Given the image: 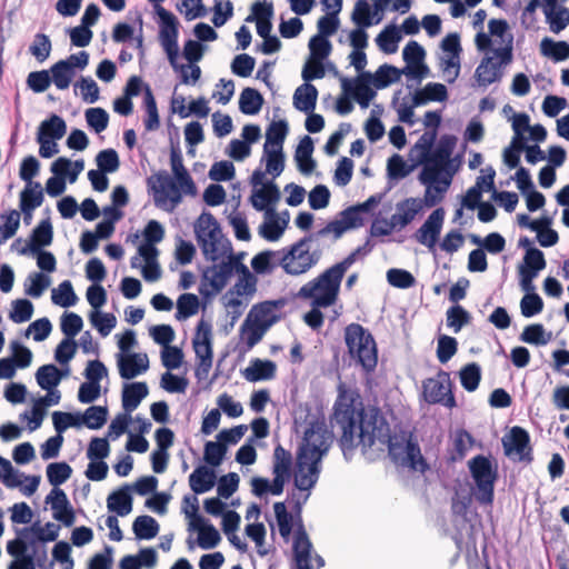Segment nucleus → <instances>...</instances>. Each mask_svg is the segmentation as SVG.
<instances>
[{
	"instance_id": "obj_32",
	"label": "nucleus",
	"mask_w": 569,
	"mask_h": 569,
	"mask_svg": "<svg viewBox=\"0 0 569 569\" xmlns=\"http://www.w3.org/2000/svg\"><path fill=\"white\" fill-rule=\"evenodd\" d=\"M128 486L113 491L107 498V507L110 511L116 512L120 517L129 515L132 510V497Z\"/></svg>"
},
{
	"instance_id": "obj_40",
	"label": "nucleus",
	"mask_w": 569,
	"mask_h": 569,
	"mask_svg": "<svg viewBox=\"0 0 569 569\" xmlns=\"http://www.w3.org/2000/svg\"><path fill=\"white\" fill-rule=\"evenodd\" d=\"M143 104L146 109L144 128L147 131H154L160 127V120L156 99L149 86L144 87Z\"/></svg>"
},
{
	"instance_id": "obj_59",
	"label": "nucleus",
	"mask_w": 569,
	"mask_h": 569,
	"mask_svg": "<svg viewBox=\"0 0 569 569\" xmlns=\"http://www.w3.org/2000/svg\"><path fill=\"white\" fill-rule=\"evenodd\" d=\"M71 473L72 468L67 462H52L47 467L48 480L54 488L66 482Z\"/></svg>"
},
{
	"instance_id": "obj_13",
	"label": "nucleus",
	"mask_w": 569,
	"mask_h": 569,
	"mask_svg": "<svg viewBox=\"0 0 569 569\" xmlns=\"http://www.w3.org/2000/svg\"><path fill=\"white\" fill-rule=\"evenodd\" d=\"M331 435L323 423H312L305 432L303 443L299 452H306L316 459L321 460L329 449Z\"/></svg>"
},
{
	"instance_id": "obj_38",
	"label": "nucleus",
	"mask_w": 569,
	"mask_h": 569,
	"mask_svg": "<svg viewBox=\"0 0 569 569\" xmlns=\"http://www.w3.org/2000/svg\"><path fill=\"white\" fill-rule=\"evenodd\" d=\"M288 133V123L284 120L273 121L267 129L264 149H282Z\"/></svg>"
},
{
	"instance_id": "obj_12",
	"label": "nucleus",
	"mask_w": 569,
	"mask_h": 569,
	"mask_svg": "<svg viewBox=\"0 0 569 569\" xmlns=\"http://www.w3.org/2000/svg\"><path fill=\"white\" fill-rule=\"evenodd\" d=\"M505 453L518 461L530 463L533 460L530 436L526 429L515 426L510 429L508 440L503 439Z\"/></svg>"
},
{
	"instance_id": "obj_54",
	"label": "nucleus",
	"mask_w": 569,
	"mask_h": 569,
	"mask_svg": "<svg viewBox=\"0 0 569 569\" xmlns=\"http://www.w3.org/2000/svg\"><path fill=\"white\" fill-rule=\"evenodd\" d=\"M108 410L106 407L91 406L80 417L81 423L89 429H100L107 421Z\"/></svg>"
},
{
	"instance_id": "obj_7",
	"label": "nucleus",
	"mask_w": 569,
	"mask_h": 569,
	"mask_svg": "<svg viewBox=\"0 0 569 569\" xmlns=\"http://www.w3.org/2000/svg\"><path fill=\"white\" fill-rule=\"evenodd\" d=\"M457 143L455 136H443L439 140L437 147L431 150L427 158L421 162L423 164L422 177L425 180L432 179L433 176L446 177L455 174L451 168V156Z\"/></svg>"
},
{
	"instance_id": "obj_50",
	"label": "nucleus",
	"mask_w": 569,
	"mask_h": 569,
	"mask_svg": "<svg viewBox=\"0 0 569 569\" xmlns=\"http://www.w3.org/2000/svg\"><path fill=\"white\" fill-rule=\"evenodd\" d=\"M74 93L80 94L84 102L94 103L99 99V87L92 78L81 77L74 83Z\"/></svg>"
},
{
	"instance_id": "obj_39",
	"label": "nucleus",
	"mask_w": 569,
	"mask_h": 569,
	"mask_svg": "<svg viewBox=\"0 0 569 569\" xmlns=\"http://www.w3.org/2000/svg\"><path fill=\"white\" fill-rule=\"evenodd\" d=\"M36 379L41 389L50 391L60 383L62 372L54 365H43L37 370Z\"/></svg>"
},
{
	"instance_id": "obj_55",
	"label": "nucleus",
	"mask_w": 569,
	"mask_h": 569,
	"mask_svg": "<svg viewBox=\"0 0 569 569\" xmlns=\"http://www.w3.org/2000/svg\"><path fill=\"white\" fill-rule=\"evenodd\" d=\"M273 510L279 533L286 541H288L292 532V515L287 511L286 505L283 502H276L273 505Z\"/></svg>"
},
{
	"instance_id": "obj_4",
	"label": "nucleus",
	"mask_w": 569,
	"mask_h": 569,
	"mask_svg": "<svg viewBox=\"0 0 569 569\" xmlns=\"http://www.w3.org/2000/svg\"><path fill=\"white\" fill-rule=\"evenodd\" d=\"M198 243L207 260L217 261L232 252L231 244L221 232L216 218L210 212H203L194 224Z\"/></svg>"
},
{
	"instance_id": "obj_44",
	"label": "nucleus",
	"mask_w": 569,
	"mask_h": 569,
	"mask_svg": "<svg viewBox=\"0 0 569 569\" xmlns=\"http://www.w3.org/2000/svg\"><path fill=\"white\" fill-rule=\"evenodd\" d=\"M545 14L549 28L553 33H559L569 26V9L565 7H546Z\"/></svg>"
},
{
	"instance_id": "obj_8",
	"label": "nucleus",
	"mask_w": 569,
	"mask_h": 569,
	"mask_svg": "<svg viewBox=\"0 0 569 569\" xmlns=\"http://www.w3.org/2000/svg\"><path fill=\"white\" fill-rule=\"evenodd\" d=\"M468 465L477 486L476 499L481 505H491L495 497V482L497 479V472L492 469L491 461L487 457L478 455L473 457Z\"/></svg>"
},
{
	"instance_id": "obj_31",
	"label": "nucleus",
	"mask_w": 569,
	"mask_h": 569,
	"mask_svg": "<svg viewBox=\"0 0 569 569\" xmlns=\"http://www.w3.org/2000/svg\"><path fill=\"white\" fill-rule=\"evenodd\" d=\"M237 273L239 274L238 280L228 291L233 292L236 296L250 299L257 290V278L242 262L239 266Z\"/></svg>"
},
{
	"instance_id": "obj_35",
	"label": "nucleus",
	"mask_w": 569,
	"mask_h": 569,
	"mask_svg": "<svg viewBox=\"0 0 569 569\" xmlns=\"http://www.w3.org/2000/svg\"><path fill=\"white\" fill-rule=\"evenodd\" d=\"M495 174H496L495 170L490 169L489 174L478 177L476 184L473 187L469 188L466 196L463 197L462 206L470 210H473L476 207H479V204L481 203L480 200L482 197L481 181L488 180V190H493L495 189V182H493Z\"/></svg>"
},
{
	"instance_id": "obj_60",
	"label": "nucleus",
	"mask_w": 569,
	"mask_h": 569,
	"mask_svg": "<svg viewBox=\"0 0 569 569\" xmlns=\"http://www.w3.org/2000/svg\"><path fill=\"white\" fill-rule=\"evenodd\" d=\"M1 219L3 222L0 224V244L16 234L20 224V213L17 210H11L1 214Z\"/></svg>"
},
{
	"instance_id": "obj_20",
	"label": "nucleus",
	"mask_w": 569,
	"mask_h": 569,
	"mask_svg": "<svg viewBox=\"0 0 569 569\" xmlns=\"http://www.w3.org/2000/svg\"><path fill=\"white\" fill-rule=\"evenodd\" d=\"M171 170L177 181V184L181 188L184 194L196 196L197 187L190 177L188 170L183 166L182 156L179 148H172L170 153Z\"/></svg>"
},
{
	"instance_id": "obj_57",
	"label": "nucleus",
	"mask_w": 569,
	"mask_h": 569,
	"mask_svg": "<svg viewBox=\"0 0 569 569\" xmlns=\"http://www.w3.org/2000/svg\"><path fill=\"white\" fill-rule=\"evenodd\" d=\"M520 339L526 343L543 346L550 341L551 333H547L540 323H533L523 329Z\"/></svg>"
},
{
	"instance_id": "obj_1",
	"label": "nucleus",
	"mask_w": 569,
	"mask_h": 569,
	"mask_svg": "<svg viewBox=\"0 0 569 569\" xmlns=\"http://www.w3.org/2000/svg\"><path fill=\"white\" fill-rule=\"evenodd\" d=\"M333 403L330 422L339 431L338 443L343 455H351L358 447L366 452L376 441L389 445L391 455H396L398 443L391 441L390 428L380 409L366 406L357 389L340 382Z\"/></svg>"
},
{
	"instance_id": "obj_21",
	"label": "nucleus",
	"mask_w": 569,
	"mask_h": 569,
	"mask_svg": "<svg viewBox=\"0 0 569 569\" xmlns=\"http://www.w3.org/2000/svg\"><path fill=\"white\" fill-rule=\"evenodd\" d=\"M422 210V200L419 198H407L396 204V213L391 216L397 230H402L411 223L416 216Z\"/></svg>"
},
{
	"instance_id": "obj_56",
	"label": "nucleus",
	"mask_w": 569,
	"mask_h": 569,
	"mask_svg": "<svg viewBox=\"0 0 569 569\" xmlns=\"http://www.w3.org/2000/svg\"><path fill=\"white\" fill-rule=\"evenodd\" d=\"M459 376L461 386L467 391L472 392L478 388L481 380L480 367L475 362L468 363L461 368Z\"/></svg>"
},
{
	"instance_id": "obj_5",
	"label": "nucleus",
	"mask_w": 569,
	"mask_h": 569,
	"mask_svg": "<svg viewBox=\"0 0 569 569\" xmlns=\"http://www.w3.org/2000/svg\"><path fill=\"white\" fill-rule=\"evenodd\" d=\"M346 345L352 359L370 373L378 363V351L373 337L359 323L351 322L345 332Z\"/></svg>"
},
{
	"instance_id": "obj_34",
	"label": "nucleus",
	"mask_w": 569,
	"mask_h": 569,
	"mask_svg": "<svg viewBox=\"0 0 569 569\" xmlns=\"http://www.w3.org/2000/svg\"><path fill=\"white\" fill-rule=\"evenodd\" d=\"M66 131L67 124L64 120L57 114H51L48 119L40 123L37 137L59 140L66 134Z\"/></svg>"
},
{
	"instance_id": "obj_25",
	"label": "nucleus",
	"mask_w": 569,
	"mask_h": 569,
	"mask_svg": "<svg viewBox=\"0 0 569 569\" xmlns=\"http://www.w3.org/2000/svg\"><path fill=\"white\" fill-rule=\"evenodd\" d=\"M216 472L207 466L197 467L189 476V486L194 493L209 491L216 483Z\"/></svg>"
},
{
	"instance_id": "obj_45",
	"label": "nucleus",
	"mask_w": 569,
	"mask_h": 569,
	"mask_svg": "<svg viewBox=\"0 0 569 569\" xmlns=\"http://www.w3.org/2000/svg\"><path fill=\"white\" fill-rule=\"evenodd\" d=\"M49 73L51 82H53V84L59 90L68 89L70 83L72 82V79L76 76V72L70 70L66 62L61 61H58L54 64H52Z\"/></svg>"
},
{
	"instance_id": "obj_9",
	"label": "nucleus",
	"mask_w": 569,
	"mask_h": 569,
	"mask_svg": "<svg viewBox=\"0 0 569 569\" xmlns=\"http://www.w3.org/2000/svg\"><path fill=\"white\" fill-rule=\"evenodd\" d=\"M425 400L430 405H442L452 409L457 406L452 393L450 375L439 370L435 378H428L422 383Z\"/></svg>"
},
{
	"instance_id": "obj_19",
	"label": "nucleus",
	"mask_w": 569,
	"mask_h": 569,
	"mask_svg": "<svg viewBox=\"0 0 569 569\" xmlns=\"http://www.w3.org/2000/svg\"><path fill=\"white\" fill-rule=\"evenodd\" d=\"M418 179L426 187L422 206L426 204L427 207H435L441 202L452 181L451 174L446 177L433 176L428 181L423 179L422 173H419Z\"/></svg>"
},
{
	"instance_id": "obj_3",
	"label": "nucleus",
	"mask_w": 569,
	"mask_h": 569,
	"mask_svg": "<svg viewBox=\"0 0 569 569\" xmlns=\"http://www.w3.org/2000/svg\"><path fill=\"white\" fill-rule=\"evenodd\" d=\"M157 14L160 19L159 40L168 60L174 71L181 76V81L186 84L196 83L200 76L201 70L197 64H179V21L173 13L168 11L161 6L157 8Z\"/></svg>"
},
{
	"instance_id": "obj_14",
	"label": "nucleus",
	"mask_w": 569,
	"mask_h": 569,
	"mask_svg": "<svg viewBox=\"0 0 569 569\" xmlns=\"http://www.w3.org/2000/svg\"><path fill=\"white\" fill-rule=\"evenodd\" d=\"M212 326L211 322H198L193 338V349L199 358L198 375H207L212 366Z\"/></svg>"
},
{
	"instance_id": "obj_51",
	"label": "nucleus",
	"mask_w": 569,
	"mask_h": 569,
	"mask_svg": "<svg viewBox=\"0 0 569 569\" xmlns=\"http://www.w3.org/2000/svg\"><path fill=\"white\" fill-rule=\"evenodd\" d=\"M222 302L226 308L227 315L232 320H237L242 316L243 311L249 305V299L246 297L236 296L233 292L227 291L222 297Z\"/></svg>"
},
{
	"instance_id": "obj_26",
	"label": "nucleus",
	"mask_w": 569,
	"mask_h": 569,
	"mask_svg": "<svg viewBox=\"0 0 569 569\" xmlns=\"http://www.w3.org/2000/svg\"><path fill=\"white\" fill-rule=\"evenodd\" d=\"M276 371L277 366L273 361L257 358L251 361L248 368H246L243 375L248 381L257 382L274 378Z\"/></svg>"
},
{
	"instance_id": "obj_29",
	"label": "nucleus",
	"mask_w": 569,
	"mask_h": 569,
	"mask_svg": "<svg viewBox=\"0 0 569 569\" xmlns=\"http://www.w3.org/2000/svg\"><path fill=\"white\" fill-rule=\"evenodd\" d=\"M312 152L313 141L309 136H305L300 140L295 153V160L300 172L303 174H310L316 168V162L311 157Z\"/></svg>"
},
{
	"instance_id": "obj_30",
	"label": "nucleus",
	"mask_w": 569,
	"mask_h": 569,
	"mask_svg": "<svg viewBox=\"0 0 569 569\" xmlns=\"http://www.w3.org/2000/svg\"><path fill=\"white\" fill-rule=\"evenodd\" d=\"M148 386L146 382H132L126 385L122 390V407L130 413L140 405L142 399L148 396Z\"/></svg>"
},
{
	"instance_id": "obj_2",
	"label": "nucleus",
	"mask_w": 569,
	"mask_h": 569,
	"mask_svg": "<svg viewBox=\"0 0 569 569\" xmlns=\"http://www.w3.org/2000/svg\"><path fill=\"white\" fill-rule=\"evenodd\" d=\"M343 276L333 264L300 288L298 297L310 307L303 320H336L340 316L335 306Z\"/></svg>"
},
{
	"instance_id": "obj_42",
	"label": "nucleus",
	"mask_w": 569,
	"mask_h": 569,
	"mask_svg": "<svg viewBox=\"0 0 569 569\" xmlns=\"http://www.w3.org/2000/svg\"><path fill=\"white\" fill-rule=\"evenodd\" d=\"M401 40L399 29L395 24L387 26L376 38V42L385 53H395Z\"/></svg>"
},
{
	"instance_id": "obj_64",
	"label": "nucleus",
	"mask_w": 569,
	"mask_h": 569,
	"mask_svg": "<svg viewBox=\"0 0 569 569\" xmlns=\"http://www.w3.org/2000/svg\"><path fill=\"white\" fill-rule=\"evenodd\" d=\"M49 284L50 280L47 276L43 273H32L27 279L24 292L32 298H39Z\"/></svg>"
},
{
	"instance_id": "obj_33",
	"label": "nucleus",
	"mask_w": 569,
	"mask_h": 569,
	"mask_svg": "<svg viewBox=\"0 0 569 569\" xmlns=\"http://www.w3.org/2000/svg\"><path fill=\"white\" fill-rule=\"evenodd\" d=\"M43 201V191L40 182L34 184H26L20 193V209L24 214L30 216L31 212L41 206Z\"/></svg>"
},
{
	"instance_id": "obj_43",
	"label": "nucleus",
	"mask_w": 569,
	"mask_h": 569,
	"mask_svg": "<svg viewBox=\"0 0 569 569\" xmlns=\"http://www.w3.org/2000/svg\"><path fill=\"white\" fill-rule=\"evenodd\" d=\"M132 530L138 539L150 540L158 535L159 525L151 516H139L132 523Z\"/></svg>"
},
{
	"instance_id": "obj_15",
	"label": "nucleus",
	"mask_w": 569,
	"mask_h": 569,
	"mask_svg": "<svg viewBox=\"0 0 569 569\" xmlns=\"http://www.w3.org/2000/svg\"><path fill=\"white\" fill-rule=\"evenodd\" d=\"M198 499L192 497L191 511H186L191 518L190 525L198 530V545L202 549H212L221 540L219 531L211 523H206L204 519L198 513Z\"/></svg>"
},
{
	"instance_id": "obj_18",
	"label": "nucleus",
	"mask_w": 569,
	"mask_h": 569,
	"mask_svg": "<svg viewBox=\"0 0 569 569\" xmlns=\"http://www.w3.org/2000/svg\"><path fill=\"white\" fill-rule=\"evenodd\" d=\"M46 502L51 505L56 520L62 522L66 527H71L74 523V511L62 489L53 488L47 496Z\"/></svg>"
},
{
	"instance_id": "obj_52",
	"label": "nucleus",
	"mask_w": 569,
	"mask_h": 569,
	"mask_svg": "<svg viewBox=\"0 0 569 569\" xmlns=\"http://www.w3.org/2000/svg\"><path fill=\"white\" fill-rule=\"evenodd\" d=\"M199 310V299L193 293H183L177 300L176 319L182 320L193 317Z\"/></svg>"
},
{
	"instance_id": "obj_24",
	"label": "nucleus",
	"mask_w": 569,
	"mask_h": 569,
	"mask_svg": "<svg viewBox=\"0 0 569 569\" xmlns=\"http://www.w3.org/2000/svg\"><path fill=\"white\" fill-rule=\"evenodd\" d=\"M317 99V88L311 83H303L293 93V106L301 112L311 113L316 108Z\"/></svg>"
},
{
	"instance_id": "obj_41",
	"label": "nucleus",
	"mask_w": 569,
	"mask_h": 569,
	"mask_svg": "<svg viewBox=\"0 0 569 569\" xmlns=\"http://www.w3.org/2000/svg\"><path fill=\"white\" fill-rule=\"evenodd\" d=\"M263 103V98L252 88H244L239 98V109L244 114H257Z\"/></svg>"
},
{
	"instance_id": "obj_23",
	"label": "nucleus",
	"mask_w": 569,
	"mask_h": 569,
	"mask_svg": "<svg viewBox=\"0 0 569 569\" xmlns=\"http://www.w3.org/2000/svg\"><path fill=\"white\" fill-rule=\"evenodd\" d=\"M284 299L267 300L253 305L244 320H278Z\"/></svg>"
},
{
	"instance_id": "obj_28",
	"label": "nucleus",
	"mask_w": 569,
	"mask_h": 569,
	"mask_svg": "<svg viewBox=\"0 0 569 569\" xmlns=\"http://www.w3.org/2000/svg\"><path fill=\"white\" fill-rule=\"evenodd\" d=\"M406 441V463L407 466L415 471H419L420 473H425L429 469V465L421 455L420 446L417 440L413 439L412 433H409L407 437H403Z\"/></svg>"
},
{
	"instance_id": "obj_49",
	"label": "nucleus",
	"mask_w": 569,
	"mask_h": 569,
	"mask_svg": "<svg viewBox=\"0 0 569 569\" xmlns=\"http://www.w3.org/2000/svg\"><path fill=\"white\" fill-rule=\"evenodd\" d=\"M178 101L181 103V108H177V113L181 118H188L191 114L199 118H206L209 114L210 108L208 107V101L203 97L191 101L188 109L184 106L183 97L174 98V103Z\"/></svg>"
},
{
	"instance_id": "obj_47",
	"label": "nucleus",
	"mask_w": 569,
	"mask_h": 569,
	"mask_svg": "<svg viewBox=\"0 0 569 569\" xmlns=\"http://www.w3.org/2000/svg\"><path fill=\"white\" fill-rule=\"evenodd\" d=\"M476 79L480 86H489L495 81L500 80L501 72L499 67L492 62L490 58L485 59L476 69Z\"/></svg>"
},
{
	"instance_id": "obj_27",
	"label": "nucleus",
	"mask_w": 569,
	"mask_h": 569,
	"mask_svg": "<svg viewBox=\"0 0 569 569\" xmlns=\"http://www.w3.org/2000/svg\"><path fill=\"white\" fill-rule=\"evenodd\" d=\"M52 238L53 231L50 220H42L32 231L29 249L23 248L20 253L26 254L29 250L32 252L39 251L42 247L51 244Z\"/></svg>"
},
{
	"instance_id": "obj_61",
	"label": "nucleus",
	"mask_w": 569,
	"mask_h": 569,
	"mask_svg": "<svg viewBox=\"0 0 569 569\" xmlns=\"http://www.w3.org/2000/svg\"><path fill=\"white\" fill-rule=\"evenodd\" d=\"M401 70L390 64H382L375 73V86L378 89L386 88L390 83L398 82L401 77Z\"/></svg>"
},
{
	"instance_id": "obj_48",
	"label": "nucleus",
	"mask_w": 569,
	"mask_h": 569,
	"mask_svg": "<svg viewBox=\"0 0 569 569\" xmlns=\"http://www.w3.org/2000/svg\"><path fill=\"white\" fill-rule=\"evenodd\" d=\"M51 300L54 305L68 308L78 301L72 284L69 280L62 281L57 288L51 291Z\"/></svg>"
},
{
	"instance_id": "obj_37",
	"label": "nucleus",
	"mask_w": 569,
	"mask_h": 569,
	"mask_svg": "<svg viewBox=\"0 0 569 569\" xmlns=\"http://www.w3.org/2000/svg\"><path fill=\"white\" fill-rule=\"evenodd\" d=\"M277 266H280V250L262 251L251 260L252 269L261 274L271 272Z\"/></svg>"
},
{
	"instance_id": "obj_16",
	"label": "nucleus",
	"mask_w": 569,
	"mask_h": 569,
	"mask_svg": "<svg viewBox=\"0 0 569 569\" xmlns=\"http://www.w3.org/2000/svg\"><path fill=\"white\" fill-rule=\"evenodd\" d=\"M445 214L443 208H438L430 213L416 232V239L419 243L428 248H432L436 244L443 226Z\"/></svg>"
},
{
	"instance_id": "obj_22",
	"label": "nucleus",
	"mask_w": 569,
	"mask_h": 569,
	"mask_svg": "<svg viewBox=\"0 0 569 569\" xmlns=\"http://www.w3.org/2000/svg\"><path fill=\"white\" fill-rule=\"evenodd\" d=\"M118 368L120 377L129 380L148 370L149 359L142 353L120 355Z\"/></svg>"
},
{
	"instance_id": "obj_63",
	"label": "nucleus",
	"mask_w": 569,
	"mask_h": 569,
	"mask_svg": "<svg viewBox=\"0 0 569 569\" xmlns=\"http://www.w3.org/2000/svg\"><path fill=\"white\" fill-rule=\"evenodd\" d=\"M96 162L102 172L112 173L120 166L118 153L114 149H104L96 157Z\"/></svg>"
},
{
	"instance_id": "obj_6",
	"label": "nucleus",
	"mask_w": 569,
	"mask_h": 569,
	"mask_svg": "<svg viewBox=\"0 0 569 569\" xmlns=\"http://www.w3.org/2000/svg\"><path fill=\"white\" fill-rule=\"evenodd\" d=\"M312 240L313 236H308L293 243L289 249L280 250V267L286 273L299 276L318 263L321 252L310 251L309 242Z\"/></svg>"
},
{
	"instance_id": "obj_10",
	"label": "nucleus",
	"mask_w": 569,
	"mask_h": 569,
	"mask_svg": "<svg viewBox=\"0 0 569 569\" xmlns=\"http://www.w3.org/2000/svg\"><path fill=\"white\" fill-rule=\"evenodd\" d=\"M240 264V256H234L232 252L228 253L226 260L213 263L204 270L203 279L214 292H219L226 287L231 276L238 271Z\"/></svg>"
},
{
	"instance_id": "obj_46",
	"label": "nucleus",
	"mask_w": 569,
	"mask_h": 569,
	"mask_svg": "<svg viewBox=\"0 0 569 569\" xmlns=\"http://www.w3.org/2000/svg\"><path fill=\"white\" fill-rule=\"evenodd\" d=\"M541 53L552 58L555 61H563L569 58V44L566 41H553L543 38L540 42Z\"/></svg>"
},
{
	"instance_id": "obj_36",
	"label": "nucleus",
	"mask_w": 569,
	"mask_h": 569,
	"mask_svg": "<svg viewBox=\"0 0 569 569\" xmlns=\"http://www.w3.org/2000/svg\"><path fill=\"white\" fill-rule=\"evenodd\" d=\"M84 169V162L83 160H77L73 163L63 157L58 158L52 164H51V171L53 174H61L66 176L68 174V179L70 183H73L78 176L83 171Z\"/></svg>"
},
{
	"instance_id": "obj_58",
	"label": "nucleus",
	"mask_w": 569,
	"mask_h": 569,
	"mask_svg": "<svg viewBox=\"0 0 569 569\" xmlns=\"http://www.w3.org/2000/svg\"><path fill=\"white\" fill-rule=\"evenodd\" d=\"M262 160L266 161V171L274 178L280 176L284 169V157L282 149H266L263 148Z\"/></svg>"
},
{
	"instance_id": "obj_11",
	"label": "nucleus",
	"mask_w": 569,
	"mask_h": 569,
	"mask_svg": "<svg viewBox=\"0 0 569 569\" xmlns=\"http://www.w3.org/2000/svg\"><path fill=\"white\" fill-rule=\"evenodd\" d=\"M320 461L306 452L297 453L293 482L299 490H310L318 481Z\"/></svg>"
},
{
	"instance_id": "obj_62",
	"label": "nucleus",
	"mask_w": 569,
	"mask_h": 569,
	"mask_svg": "<svg viewBox=\"0 0 569 569\" xmlns=\"http://www.w3.org/2000/svg\"><path fill=\"white\" fill-rule=\"evenodd\" d=\"M86 121L90 128L97 133L107 129L109 123V114L102 108H89L86 110Z\"/></svg>"
},
{
	"instance_id": "obj_17",
	"label": "nucleus",
	"mask_w": 569,
	"mask_h": 569,
	"mask_svg": "<svg viewBox=\"0 0 569 569\" xmlns=\"http://www.w3.org/2000/svg\"><path fill=\"white\" fill-rule=\"evenodd\" d=\"M280 196L277 184L269 181L263 187L253 190L250 201L257 211H266L267 216L274 217L273 206L279 201Z\"/></svg>"
},
{
	"instance_id": "obj_53",
	"label": "nucleus",
	"mask_w": 569,
	"mask_h": 569,
	"mask_svg": "<svg viewBox=\"0 0 569 569\" xmlns=\"http://www.w3.org/2000/svg\"><path fill=\"white\" fill-rule=\"evenodd\" d=\"M273 323L274 322H243L241 332L246 335L244 338L248 348L256 346Z\"/></svg>"
}]
</instances>
